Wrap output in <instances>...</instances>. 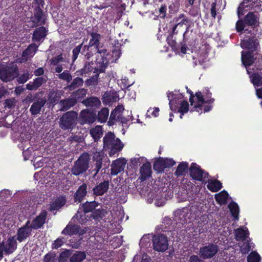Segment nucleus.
Here are the masks:
<instances>
[{
	"label": "nucleus",
	"mask_w": 262,
	"mask_h": 262,
	"mask_svg": "<svg viewBox=\"0 0 262 262\" xmlns=\"http://www.w3.org/2000/svg\"><path fill=\"white\" fill-rule=\"evenodd\" d=\"M191 214L190 210L187 207L178 209L174 212L175 220L183 225L190 222L189 220Z\"/></svg>",
	"instance_id": "nucleus-14"
},
{
	"label": "nucleus",
	"mask_w": 262,
	"mask_h": 262,
	"mask_svg": "<svg viewBox=\"0 0 262 262\" xmlns=\"http://www.w3.org/2000/svg\"><path fill=\"white\" fill-rule=\"evenodd\" d=\"M103 148L109 151V155L113 156L120 151L124 147V144L116 138L115 134L109 132L103 137Z\"/></svg>",
	"instance_id": "nucleus-3"
},
{
	"label": "nucleus",
	"mask_w": 262,
	"mask_h": 262,
	"mask_svg": "<svg viewBox=\"0 0 262 262\" xmlns=\"http://www.w3.org/2000/svg\"><path fill=\"white\" fill-rule=\"evenodd\" d=\"M83 140V138L80 135H72L68 138V141L71 143H80Z\"/></svg>",
	"instance_id": "nucleus-56"
},
{
	"label": "nucleus",
	"mask_w": 262,
	"mask_h": 262,
	"mask_svg": "<svg viewBox=\"0 0 262 262\" xmlns=\"http://www.w3.org/2000/svg\"><path fill=\"white\" fill-rule=\"evenodd\" d=\"M109 181H103L93 188L94 193L96 195H101L108 189Z\"/></svg>",
	"instance_id": "nucleus-27"
},
{
	"label": "nucleus",
	"mask_w": 262,
	"mask_h": 262,
	"mask_svg": "<svg viewBox=\"0 0 262 262\" xmlns=\"http://www.w3.org/2000/svg\"><path fill=\"white\" fill-rule=\"evenodd\" d=\"M109 110L107 108H102L98 114V119L100 122H105L108 117Z\"/></svg>",
	"instance_id": "nucleus-46"
},
{
	"label": "nucleus",
	"mask_w": 262,
	"mask_h": 262,
	"mask_svg": "<svg viewBox=\"0 0 262 262\" xmlns=\"http://www.w3.org/2000/svg\"><path fill=\"white\" fill-rule=\"evenodd\" d=\"M189 109V104L188 102L186 101H183L181 103V106L180 108L179 109V112L181 113V115L180 117L182 118V115L184 113H186L188 112Z\"/></svg>",
	"instance_id": "nucleus-51"
},
{
	"label": "nucleus",
	"mask_w": 262,
	"mask_h": 262,
	"mask_svg": "<svg viewBox=\"0 0 262 262\" xmlns=\"http://www.w3.org/2000/svg\"><path fill=\"white\" fill-rule=\"evenodd\" d=\"M235 233V239L237 241H245L249 234L248 229L244 230L242 228L236 229Z\"/></svg>",
	"instance_id": "nucleus-32"
},
{
	"label": "nucleus",
	"mask_w": 262,
	"mask_h": 262,
	"mask_svg": "<svg viewBox=\"0 0 262 262\" xmlns=\"http://www.w3.org/2000/svg\"><path fill=\"white\" fill-rule=\"evenodd\" d=\"M32 54L28 51L26 53V50L23 52L21 58L19 59V62H23L27 61L29 59L32 57Z\"/></svg>",
	"instance_id": "nucleus-59"
},
{
	"label": "nucleus",
	"mask_w": 262,
	"mask_h": 262,
	"mask_svg": "<svg viewBox=\"0 0 262 262\" xmlns=\"http://www.w3.org/2000/svg\"><path fill=\"white\" fill-rule=\"evenodd\" d=\"M188 164L187 162H182L177 167L174 174L179 177L184 175L187 171Z\"/></svg>",
	"instance_id": "nucleus-41"
},
{
	"label": "nucleus",
	"mask_w": 262,
	"mask_h": 262,
	"mask_svg": "<svg viewBox=\"0 0 262 262\" xmlns=\"http://www.w3.org/2000/svg\"><path fill=\"white\" fill-rule=\"evenodd\" d=\"M99 206V203L96 202V201H91L82 203L80 205L78 210L77 212V213L74 216L73 219H76L79 222L83 221L82 217L83 214H82V212L85 214L89 212H92L94 211V210Z\"/></svg>",
	"instance_id": "nucleus-7"
},
{
	"label": "nucleus",
	"mask_w": 262,
	"mask_h": 262,
	"mask_svg": "<svg viewBox=\"0 0 262 262\" xmlns=\"http://www.w3.org/2000/svg\"><path fill=\"white\" fill-rule=\"evenodd\" d=\"M58 78L60 79L65 80L68 82L71 81L72 79V75L68 71H64L62 73L58 75Z\"/></svg>",
	"instance_id": "nucleus-50"
},
{
	"label": "nucleus",
	"mask_w": 262,
	"mask_h": 262,
	"mask_svg": "<svg viewBox=\"0 0 262 262\" xmlns=\"http://www.w3.org/2000/svg\"><path fill=\"white\" fill-rule=\"evenodd\" d=\"M119 181L122 184L123 191L133 192L137 190L142 196L148 201L156 200L161 205L165 200L170 199L175 192L182 200H189L195 198L199 192L198 186L191 181Z\"/></svg>",
	"instance_id": "nucleus-1"
},
{
	"label": "nucleus",
	"mask_w": 262,
	"mask_h": 262,
	"mask_svg": "<svg viewBox=\"0 0 262 262\" xmlns=\"http://www.w3.org/2000/svg\"><path fill=\"white\" fill-rule=\"evenodd\" d=\"M16 102V100L14 98L7 99L5 102V107L9 108H12V107L14 106Z\"/></svg>",
	"instance_id": "nucleus-61"
},
{
	"label": "nucleus",
	"mask_w": 262,
	"mask_h": 262,
	"mask_svg": "<svg viewBox=\"0 0 262 262\" xmlns=\"http://www.w3.org/2000/svg\"><path fill=\"white\" fill-rule=\"evenodd\" d=\"M152 245L154 250L163 252L167 250L168 247L167 237L163 234L155 235L152 237Z\"/></svg>",
	"instance_id": "nucleus-9"
},
{
	"label": "nucleus",
	"mask_w": 262,
	"mask_h": 262,
	"mask_svg": "<svg viewBox=\"0 0 262 262\" xmlns=\"http://www.w3.org/2000/svg\"><path fill=\"white\" fill-rule=\"evenodd\" d=\"M47 216V211L42 210L31 222L30 221V227L32 230H37L41 228L46 223Z\"/></svg>",
	"instance_id": "nucleus-15"
},
{
	"label": "nucleus",
	"mask_w": 262,
	"mask_h": 262,
	"mask_svg": "<svg viewBox=\"0 0 262 262\" xmlns=\"http://www.w3.org/2000/svg\"><path fill=\"white\" fill-rule=\"evenodd\" d=\"M72 252V250L66 249L60 253L58 258V262H66L68 258L71 256Z\"/></svg>",
	"instance_id": "nucleus-47"
},
{
	"label": "nucleus",
	"mask_w": 262,
	"mask_h": 262,
	"mask_svg": "<svg viewBox=\"0 0 262 262\" xmlns=\"http://www.w3.org/2000/svg\"><path fill=\"white\" fill-rule=\"evenodd\" d=\"M228 208L234 219L235 220H238L239 209L237 204L234 201H231L228 205Z\"/></svg>",
	"instance_id": "nucleus-37"
},
{
	"label": "nucleus",
	"mask_w": 262,
	"mask_h": 262,
	"mask_svg": "<svg viewBox=\"0 0 262 262\" xmlns=\"http://www.w3.org/2000/svg\"><path fill=\"white\" fill-rule=\"evenodd\" d=\"M86 255L83 251H76L71 255L70 258V262H82L86 258Z\"/></svg>",
	"instance_id": "nucleus-36"
},
{
	"label": "nucleus",
	"mask_w": 262,
	"mask_h": 262,
	"mask_svg": "<svg viewBox=\"0 0 262 262\" xmlns=\"http://www.w3.org/2000/svg\"><path fill=\"white\" fill-rule=\"evenodd\" d=\"M83 103L87 106L98 107L101 102L97 97H91L83 101Z\"/></svg>",
	"instance_id": "nucleus-43"
},
{
	"label": "nucleus",
	"mask_w": 262,
	"mask_h": 262,
	"mask_svg": "<svg viewBox=\"0 0 262 262\" xmlns=\"http://www.w3.org/2000/svg\"><path fill=\"white\" fill-rule=\"evenodd\" d=\"M120 55L121 50L119 47H116L115 49L113 50L112 56L115 58V60H116L120 57Z\"/></svg>",
	"instance_id": "nucleus-64"
},
{
	"label": "nucleus",
	"mask_w": 262,
	"mask_h": 262,
	"mask_svg": "<svg viewBox=\"0 0 262 262\" xmlns=\"http://www.w3.org/2000/svg\"><path fill=\"white\" fill-rule=\"evenodd\" d=\"M261 258L257 252H251L247 257V262H260Z\"/></svg>",
	"instance_id": "nucleus-48"
},
{
	"label": "nucleus",
	"mask_w": 262,
	"mask_h": 262,
	"mask_svg": "<svg viewBox=\"0 0 262 262\" xmlns=\"http://www.w3.org/2000/svg\"><path fill=\"white\" fill-rule=\"evenodd\" d=\"M228 197L229 194L226 190H223L215 195V201L220 205H226Z\"/></svg>",
	"instance_id": "nucleus-29"
},
{
	"label": "nucleus",
	"mask_w": 262,
	"mask_h": 262,
	"mask_svg": "<svg viewBox=\"0 0 262 262\" xmlns=\"http://www.w3.org/2000/svg\"><path fill=\"white\" fill-rule=\"evenodd\" d=\"M106 214V211L102 208L95 209L92 213V216L96 221H100Z\"/></svg>",
	"instance_id": "nucleus-40"
},
{
	"label": "nucleus",
	"mask_w": 262,
	"mask_h": 262,
	"mask_svg": "<svg viewBox=\"0 0 262 262\" xmlns=\"http://www.w3.org/2000/svg\"><path fill=\"white\" fill-rule=\"evenodd\" d=\"M124 110L122 105H118L111 113L108 122L109 125H113L116 122H119L122 124H126L127 119L123 115Z\"/></svg>",
	"instance_id": "nucleus-10"
},
{
	"label": "nucleus",
	"mask_w": 262,
	"mask_h": 262,
	"mask_svg": "<svg viewBox=\"0 0 262 262\" xmlns=\"http://www.w3.org/2000/svg\"><path fill=\"white\" fill-rule=\"evenodd\" d=\"M99 74L96 73L95 75L92 76L90 79H88L85 81V83L87 85H95L98 83V78Z\"/></svg>",
	"instance_id": "nucleus-54"
},
{
	"label": "nucleus",
	"mask_w": 262,
	"mask_h": 262,
	"mask_svg": "<svg viewBox=\"0 0 262 262\" xmlns=\"http://www.w3.org/2000/svg\"><path fill=\"white\" fill-rule=\"evenodd\" d=\"M90 134L95 141L99 140L102 135V130L101 126H96L90 130Z\"/></svg>",
	"instance_id": "nucleus-42"
},
{
	"label": "nucleus",
	"mask_w": 262,
	"mask_h": 262,
	"mask_svg": "<svg viewBox=\"0 0 262 262\" xmlns=\"http://www.w3.org/2000/svg\"><path fill=\"white\" fill-rule=\"evenodd\" d=\"M30 78V74L28 71H25L18 79L17 81L19 83H25Z\"/></svg>",
	"instance_id": "nucleus-55"
},
{
	"label": "nucleus",
	"mask_w": 262,
	"mask_h": 262,
	"mask_svg": "<svg viewBox=\"0 0 262 262\" xmlns=\"http://www.w3.org/2000/svg\"><path fill=\"white\" fill-rule=\"evenodd\" d=\"M204 182V181H203ZM206 184L208 182L207 188L212 192H217L222 187L221 181H204Z\"/></svg>",
	"instance_id": "nucleus-39"
},
{
	"label": "nucleus",
	"mask_w": 262,
	"mask_h": 262,
	"mask_svg": "<svg viewBox=\"0 0 262 262\" xmlns=\"http://www.w3.org/2000/svg\"><path fill=\"white\" fill-rule=\"evenodd\" d=\"M3 248L5 249V254L9 255L12 254L17 248V243L14 236H10L7 241H3Z\"/></svg>",
	"instance_id": "nucleus-16"
},
{
	"label": "nucleus",
	"mask_w": 262,
	"mask_h": 262,
	"mask_svg": "<svg viewBox=\"0 0 262 262\" xmlns=\"http://www.w3.org/2000/svg\"><path fill=\"white\" fill-rule=\"evenodd\" d=\"M77 114L73 111L65 113L60 119L59 126L63 129H71L76 124Z\"/></svg>",
	"instance_id": "nucleus-6"
},
{
	"label": "nucleus",
	"mask_w": 262,
	"mask_h": 262,
	"mask_svg": "<svg viewBox=\"0 0 262 262\" xmlns=\"http://www.w3.org/2000/svg\"><path fill=\"white\" fill-rule=\"evenodd\" d=\"M38 48V46L35 44V43H32L30 45L28 48L26 49V53L29 51L30 53L32 54V56H33L36 52L37 49Z\"/></svg>",
	"instance_id": "nucleus-63"
},
{
	"label": "nucleus",
	"mask_w": 262,
	"mask_h": 262,
	"mask_svg": "<svg viewBox=\"0 0 262 262\" xmlns=\"http://www.w3.org/2000/svg\"><path fill=\"white\" fill-rule=\"evenodd\" d=\"M80 231V226L75 225H68L62 230V234L64 235H73L77 234Z\"/></svg>",
	"instance_id": "nucleus-31"
},
{
	"label": "nucleus",
	"mask_w": 262,
	"mask_h": 262,
	"mask_svg": "<svg viewBox=\"0 0 262 262\" xmlns=\"http://www.w3.org/2000/svg\"><path fill=\"white\" fill-rule=\"evenodd\" d=\"M189 173L191 177L194 180H205L208 179V174L202 169L195 163L191 164L189 168Z\"/></svg>",
	"instance_id": "nucleus-12"
},
{
	"label": "nucleus",
	"mask_w": 262,
	"mask_h": 262,
	"mask_svg": "<svg viewBox=\"0 0 262 262\" xmlns=\"http://www.w3.org/2000/svg\"><path fill=\"white\" fill-rule=\"evenodd\" d=\"M249 8L255 10L262 11V2L259 0H243L238 8Z\"/></svg>",
	"instance_id": "nucleus-19"
},
{
	"label": "nucleus",
	"mask_w": 262,
	"mask_h": 262,
	"mask_svg": "<svg viewBox=\"0 0 262 262\" xmlns=\"http://www.w3.org/2000/svg\"><path fill=\"white\" fill-rule=\"evenodd\" d=\"M195 97V100H193L192 96L190 98L191 105L193 106V111L202 114L203 112H207L211 110L210 106L205 104L207 103H212L213 101V99H208L207 98L205 99L201 92L196 93Z\"/></svg>",
	"instance_id": "nucleus-4"
},
{
	"label": "nucleus",
	"mask_w": 262,
	"mask_h": 262,
	"mask_svg": "<svg viewBox=\"0 0 262 262\" xmlns=\"http://www.w3.org/2000/svg\"><path fill=\"white\" fill-rule=\"evenodd\" d=\"M93 64V63H86L84 65L83 68L81 69V70L79 71L78 72L80 73V75H83V74H86L89 73L93 69V68L92 66V64Z\"/></svg>",
	"instance_id": "nucleus-53"
},
{
	"label": "nucleus",
	"mask_w": 262,
	"mask_h": 262,
	"mask_svg": "<svg viewBox=\"0 0 262 262\" xmlns=\"http://www.w3.org/2000/svg\"><path fill=\"white\" fill-rule=\"evenodd\" d=\"M47 102L45 98H39L34 102L30 108V112L32 115H36L40 113L42 107Z\"/></svg>",
	"instance_id": "nucleus-21"
},
{
	"label": "nucleus",
	"mask_w": 262,
	"mask_h": 262,
	"mask_svg": "<svg viewBox=\"0 0 262 262\" xmlns=\"http://www.w3.org/2000/svg\"><path fill=\"white\" fill-rule=\"evenodd\" d=\"M32 228L30 227V220H28L17 231L16 240L21 243L25 241L32 234Z\"/></svg>",
	"instance_id": "nucleus-13"
},
{
	"label": "nucleus",
	"mask_w": 262,
	"mask_h": 262,
	"mask_svg": "<svg viewBox=\"0 0 262 262\" xmlns=\"http://www.w3.org/2000/svg\"><path fill=\"white\" fill-rule=\"evenodd\" d=\"M80 119L81 124L92 123L95 120V117L91 113L85 110H83L80 113Z\"/></svg>",
	"instance_id": "nucleus-26"
},
{
	"label": "nucleus",
	"mask_w": 262,
	"mask_h": 262,
	"mask_svg": "<svg viewBox=\"0 0 262 262\" xmlns=\"http://www.w3.org/2000/svg\"><path fill=\"white\" fill-rule=\"evenodd\" d=\"M18 74L17 67L15 64L3 66L0 69V78L5 82L11 81Z\"/></svg>",
	"instance_id": "nucleus-8"
},
{
	"label": "nucleus",
	"mask_w": 262,
	"mask_h": 262,
	"mask_svg": "<svg viewBox=\"0 0 262 262\" xmlns=\"http://www.w3.org/2000/svg\"><path fill=\"white\" fill-rule=\"evenodd\" d=\"M127 161L124 158H120L114 161L112 164L111 174L116 175L123 171L126 165Z\"/></svg>",
	"instance_id": "nucleus-18"
},
{
	"label": "nucleus",
	"mask_w": 262,
	"mask_h": 262,
	"mask_svg": "<svg viewBox=\"0 0 262 262\" xmlns=\"http://www.w3.org/2000/svg\"><path fill=\"white\" fill-rule=\"evenodd\" d=\"M64 61V60L63 58L62 57V55L60 54L52 58L51 60V63L53 65L56 66L58 64L59 62H63Z\"/></svg>",
	"instance_id": "nucleus-60"
},
{
	"label": "nucleus",
	"mask_w": 262,
	"mask_h": 262,
	"mask_svg": "<svg viewBox=\"0 0 262 262\" xmlns=\"http://www.w3.org/2000/svg\"><path fill=\"white\" fill-rule=\"evenodd\" d=\"M259 18L257 13L249 12L245 19V23L248 26L255 27L258 24Z\"/></svg>",
	"instance_id": "nucleus-25"
},
{
	"label": "nucleus",
	"mask_w": 262,
	"mask_h": 262,
	"mask_svg": "<svg viewBox=\"0 0 262 262\" xmlns=\"http://www.w3.org/2000/svg\"><path fill=\"white\" fill-rule=\"evenodd\" d=\"M82 45H83V43H81L80 45L77 46L76 48H75L73 50V51H72V53H73L72 60L73 62L75 61L76 60V59L77 58L78 55H79V54L80 52Z\"/></svg>",
	"instance_id": "nucleus-57"
},
{
	"label": "nucleus",
	"mask_w": 262,
	"mask_h": 262,
	"mask_svg": "<svg viewBox=\"0 0 262 262\" xmlns=\"http://www.w3.org/2000/svg\"><path fill=\"white\" fill-rule=\"evenodd\" d=\"M66 203V200L63 197H59L51 204L50 210L51 211L58 210L63 206Z\"/></svg>",
	"instance_id": "nucleus-33"
},
{
	"label": "nucleus",
	"mask_w": 262,
	"mask_h": 262,
	"mask_svg": "<svg viewBox=\"0 0 262 262\" xmlns=\"http://www.w3.org/2000/svg\"><path fill=\"white\" fill-rule=\"evenodd\" d=\"M258 42L256 39L253 38H247L244 39L241 42V47L248 50V52H242V61L243 64L246 68L247 73L250 74L251 72L250 69L248 68V66L253 65L254 68L252 70H262V57L260 54L258 53L252 54L257 48Z\"/></svg>",
	"instance_id": "nucleus-2"
},
{
	"label": "nucleus",
	"mask_w": 262,
	"mask_h": 262,
	"mask_svg": "<svg viewBox=\"0 0 262 262\" xmlns=\"http://www.w3.org/2000/svg\"><path fill=\"white\" fill-rule=\"evenodd\" d=\"M89 155L86 152L81 154L72 168L73 174L78 176L86 171L89 167Z\"/></svg>",
	"instance_id": "nucleus-5"
},
{
	"label": "nucleus",
	"mask_w": 262,
	"mask_h": 262,
	"mask_svg": "<svg viewBox=\"0 0 262 262\" xmlns=\"http://www.w3.org/2000/svg\"><path fill=\"white\" fill-rule=\"evenodd\" d=\"M251 81L255 86H258L262 84V76L258 73H254L251 77Z\"/></svg>",
	"instance_id": "nucleus-49"
},
{
	"label": "nucleus",
	"mask_w": 262,
	"mask_h": 262,
	"mask_svg": "<svg viewBox=\"0 0 262 262\" xmlns=\"http://www.w3.org/2000/svg\"><path fill=\"white\" fill-rule=\"evenodd\" d=\"M63 237L57 238L52 244V249H58L63 245Z\"/></svg>",
	"instance_id": "nucleus-58"
},
{
	"label": "nucleus",
	"mask_w": 262,
	"mask_h": 262,
	"mask_svg": "<svg viewBox=\"0 0 262 262\" xmlns=\"http://www.w3.org/2000/svg\"><path fill=\"white\" fill-rule=\"evenodd\" d=\"M47 30L45 27H40L35 30L33 34V40L40 41L47 35Z\"/></svg>",
	"instance_id": "nucleus-28"
},
{
	"label": "nucleus",
	"mask_w": 262,
	"mask_h": 262,
	"mask_svg": "<svg viewBox=\"0 0 262 262\" xmlns=\"http://www.w3.org/2000/svg\"><path fill=\"white\" fill-rule=\"evenodd\" d=\"M62 91L60 90H50L48 94L49 101L52 103L58 101L62 95Z\"/></svg>",
	"instance_id": "nucleus-30"
},
{
	"label": "nucleus",
	"mask_w": 262,
	"mask_h": 262,
	"mask_svg": "<svg viewBox=\"0 0 262 262\" xmlns=\"http://www.w3.org/2000/svg\"><path fill=\"white\" fill-rule=\"evenodd\" d=\"M163 161L164 163V165L165 168L166 167H170L171 166H172L176 164V162L174 160H173L172 159H168V158H163Z\"/></svg>",
	"instance_id": "nucleus-62"
},
{
	"label": "nucleus",
	"mask_w": 262,
	"mask_h": 262,
	"mask_svg": "<svg viewBox=\"0 0 262 262\" xmlns=\"http://www.w3.org/2000/svg\"><path fill=\"white\" fill-rule=\"evenodd\" d=\"M86 188L85 184H83L78 188L74 195V202L80 203L83 200L87 193Z\"/></svg>",
	"instance_id": "nucleus-23"
},
{
	"label": "nucleus",
	"mask_w": 262,
	"mask_h": 262,
	"mask_svg": "<svg viewBox=\"0 0 262 262\" xmlns=\"http://www.w3.org/2000/svg\"><path fill=\"white\" fill-rule=\"evenodd\" d=\"M47 79L43 77L36 78L32 82H30L26 85V88L28 90L33 91L37 90L41 86L43 83H46Z\"/></svg>",
	"instance_id": "nucleus-22"
},
{
	"label": "nucleus",
	"mask_w": 262,
	"mask_h": 262,
	"mask_svg": "<svg viewBox=\"0 0 262 262\" xmlns=\"http://www.w3.org/2000/svg\"><path fill=\"white\" fill-rule=\"evenodd\" d=\"M43 13L42 11L39 9L36 10L34 16L32 18L33 26L38 24L42 25L45 23V20L42 17Z\"/></svg>",
	"instance_id": "nucleus-35"
},
{
	"label": "nucleus",
	"mask_w": 262,
	"mask_h": 262,
	"mask_svg": "<svg viewBox=\"0 0 262 262\" xmlns=\"http://www.w3.org/2000/svg\"><path fill=\"white\" fill-rule=\"evenodd\" d=\"M103 156L100 152L96 153L94 156V160L96 161V163L94 165L95 168L91 171V178L97 180L99 178L97 176L98 171L102 167V160Z\"/></svg>",
	"instance_id": "nucleus-17"
},
{
	"label": "nucleus",
	"mask_w": 262,
	"mask_h": 262,
	"mask_svg": "<svg viewBox=\"0 0 262 262\" xmlns=\"http://www.w3.org/2000/svg\"><path fill=\"white\" fill-rule=\"evenodd\" d=\"M83 83V80L82 78L76 77L73 79L71 83L67 86V88L70 91L74 90L78 87L81 86Z\"/></svg>",
	"instance_id": "nucleus-44"
},
{
	"label": "nucleus",
	"mask_w": 262,
	"mask_h": 262,
	"mask_svg": "<svg viewBox=\"0 0 262 262\" xmlns=\"http://www.w3.org/2000/svg\"><path fill=\"white\" fill-rule=\"evenodd\" d=\"M165 168L164 163L163 161V158L160 157L155 162L154 164V169L158 172H161Z\"/></svg>",
	"instance_id": "nucleus-45"
},
{
	"label": "nucleus",
	"mask_w": 262,
	"mask_h": 262,
	"mask_svg": "<svg viewBox=\"0 0 262 262\" xmlns=\"http://www.w3.org/2000/svg\"><path fill=\"white\" fill-rule=\"evenodd\" d=\"M77 102V100L74 98H71L65 100H62L60 102L61 110L66 111L70 109Z\"/></svg>",
	"instance_id": "nucleus-34"
},
{
	"label": "nucleus",
	"mask_w": 262,
	"mask_h": 262,
	"mask_svg": "<svg viewBox=\"0 0 262 262\" xmlns=\"http://www.w3.org/2000/svg\"><path fill=\"white\" fill-rule=\"evenodd\" d=\"M90 36L91 38L89 42L90 46L92 47L94 46L95 48H98L100 43V34L97 33L93 32L90 34Z\"/></svg>",
	"instance_id": "nucleus-38"
},
{
	"label": "nucleus",
	"mask_w": 262,
	"mask_h": 262,
	"mask_svg": "<svg viewBox=\"0 0 262 262\" xmlns=\"http://www.w3.org/2000/svg\"><path fill=\"white\" fill-rule=\"evenodd\" d=\"M173 21L176 23V24L172 28V32L173 34H177L178 33V31H176L177 28L178 27H182L183 25L188 24L189 19L184 14L182 13L174 17Z\"/></svg>",
	"instance_id": "nucleus-20"
},
{
	"label": "nucleus",
	"mask_w": 262,
	"mask_h": 262,
	"mask_svg": "<svg viewBox=\"0 0 262 262\" xmlns=\"http://www.w3.org/2000/svg\"><path fill=\"white\" fill-rule=\"evenodd\" d=\"M141 176L140 180H146L149 179L151 177V165L149 163H144L140 168Z\"/></svg>",
	"instance_id": "nucleus-24"
},
{
	"label": "nucleus",
	"mask_w": 262,
	"mask_h": 262,
	"mask_svg": "<svg viewBox=\"0 0 262 262\" xmlns=\"http://www.w3.org/2000/svg\"><path fill=\"white\" fill-rule=\"evenodd\" d=\"M56 254L54 252H49L43 257V262H55Z\"/></svg>",
	"instance_id": "nucleus-52"
},
{
	"label": "nucleus",
	"mask_w": 262,
	"mask_h": 262,
	"mask_svg": "<svg viewBox=\"0 0 262 262\" xmlns=\"http://www.w3.org/2000/svg\"><path fill=\"white\" fill-rule=\"evenodd\" d=\"M219 250L217 245L210 243L200 248L199 255L204 259H209L214 256Z\"/></svg>",
	"instance_id": "nucleus-11"
}]
</instances>
